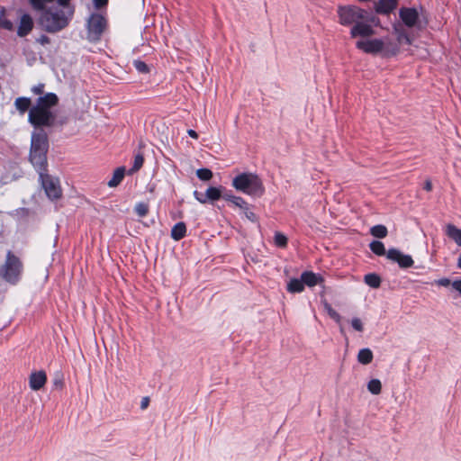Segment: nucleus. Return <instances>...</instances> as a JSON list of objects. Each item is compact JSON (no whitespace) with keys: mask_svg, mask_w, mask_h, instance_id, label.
Here are the masks:
<instances>
[{"mask_svg":"<svg viewBox=\"0 0 461 461\" xmlns=\"http://www.w3.org/2000/svg\"><path fill=\"white\" fill-rule=\"evenodd\" d=\"M59 103L57 95L48 93L37 99L36 104L31 107L32 101L28 97H18L14 101L16 110L23 114L29 110L28 121L35 128L50 127L55 122V114L51 108Z\"/></svg>","mask_w":461,"mask_h":461,"instance_id":"nucleus-1","label":"nucleus"},{"mask_svg":"<svg viewBox=\"0 0 461 461\" xmlns=\"http://www.w3.org/2000/svg\"><path fill=\"white\" fill-rule=\"evenodd\" d=\"M338 16L341 25H351V38H361L360 40L371 39L370 37L375 34L374 25L379 23L374 15L356 5L339 6Z\"/></svg>","mask_w":461,"mask_h":461,"instance_id":"nucleus-2","label":"nucleus"},{"mask_svg":"<svg viewBox=\"0 0 461 461\" xmlns=\"http://www.w3.org/2000/svg\"><path fill=\"white\" fill-rule=\"evenodd\" d=\"M396 41L386 37L384 39L372 38L367 40H357L356 47L366 54L381 55L384 58L396 56L401 50V45L412 43L411 38L407 33L403 25L395 23L393 26Z\"/></svg>","mask_w":461,"mask_h":461,"instance_id":"nucleus-3","label":"nucleus"},{"mask_svg":"<svg viewBox=\"0 0 461 461\" xmlns=\"http://www.w3.org/2000/svg\"><path fill=\"white\" fill-rule=\"evenodd\" d=\"M62 9L54 7L43 11L39 18V23L48 32L54 33L68 26L74 14V7L68 2L59 5Z\"/></svg>","mask_w":461,"mask_h":461,"instance_id":"nucleus-4","label":"nucleus"},{"mask_svg":"<svg viewBox=\"0 0 461 461\" xmlns=\"http://www.w3.org/2000/svg\"><path fill=\"white\" fill-rule=\"evenodd\" d=\"M48 147L47 133L37 128L32 134L30 161L38 171L45 170Z\"/></svg>","mask_w":461,"mask_h":461,"instance_id":"nucleus-5","label":"nucleus"},{"mask_svg":"<svg viewBox=\"0 0 461 461\" xmlns=\"http://www.w3.org/2000/svg\"><path fill=\"white\" fill-rule=\"evenodd\" d=\"M232 185L249 195H262L264 187L259 177L252 173H242L232 180Z\"/></svg>","mask_w":461,"mask_h":461,"instance_id":"nucleus-6","label":"nucleus"},{"mask_svg":"<svg viewBox=\"0 0 461 461\" xmlns=\"http://www.w3.org/2000/svg\"><path fill=\"white\" fill-rule=\"evenodd\" d=\"M23 272L21 260L13 253L8 252L4 266V278L9 283H16Z\"/></svg>","mask_w":461,"mask_h":461,"instance_id":"nucleus-7","label":"nucleus"},{"mask_svg":"<svg viewBox=\"0 0 461 461\" xmlns=\"http://www.w3.org/2000/svg\"><path fill=\"white\" fill-rule=\"evenodd\" d=\"M106 29V20L101 14H92L87 21V38L91 41H96Z\"/></svg>","mask_w":461,"mask_h":461,"instance_id":"nucleus-8","label":"nucleus"},{"mask_svg":"<svg viewBox=\"0 0 461 461\" xmlns=\"http://www.w3.org/2000/svg\"><path fill=\"white\" fill-rule=\"evenodd\" d=\"M41 179V185L45 194L50 200H58L61 197L62 190L59 182L49 175H43L42 171H39Z\"/></svg>","mask_w":461,"mask_h":461,"instance_id":"nucleus-9","label":"nucleus"},{"mask_svg":"<svg viewBox=\"0 0 461 461\" xmlns=\"http://www.w3.org/2000/svg\"><path fill=\"white\" fill-rule=\"evenodd\" d=\"M386 258L393 262H396L402 268L411 267L414 264V261L410 255H405L396 249H390L387 251Z\"/></svg>","mask_w":461,"mask_h":461,"instance_id":"nucleus-10","label":"nucleus"},{"mask_svg":"<svg viewBox=\"0 0 461 461\" xmlns=\"http://www.w3.org/2000/svg\"><path fill=\"white\" fill-rule=\"evenodd\" d=\"M400 17L403 24L407 27H421V21L420 14L416 9L413 8H402L400 10Z\"/></svg>","mask_w":461,"mask_h":461,"instance_id":"nucleus-11","label":"nucleus"},{"mask_svg":"<svg viewBox=\"0 0 461 461\" xmlns=\"http://www.w3.org/2000/svg\"><path fill=\"white\" fill-rule=\"evenodd\" d=\"M194 198L201 203H206L208 202H214L221 197V188L210 186L206 189L204 194L198 191L194 192Z\"/></svg>","mask_w":461,"mask_h":461,"instance_id":"nucleus-12","label":"nucleus"},{"mask_svg":"<svg viewBox=\"0 0 461 461\" xmlns=\"http://www.w3.org/2000/svg\"><path fill=\"white\" fill-rule=\"evenodd\" d=\"M34 22L29 14L22 13L19 16V23L17 27V35L19 37H25L33 29Z\"/></svg>","mask_w":461,"mask_h":461,"instance_id":"nucleus-13","label":"nucleus"},{"mask_svg":"<svg viewBox=\"0 0 461 461\" xmlns=\"http://www.w3.org/2000/svg\"><path fill=\"white\" fill-rule=\"evenodd\" d=\"M47 382V375L44 371H37L31 374L29 384L32 390L38 391L41 389Z\"/></svg>","mask_w":461,"mask_h":461,"instance_id":"nucleus-14","label":"nucleus"},{"mask_svg":"<svg viewBox=\"0 0 461 461\" xmlns=\"http://www.w3.org/2000/svg\"><path fill=\"white\" fill-rule=\"evenodd\" d=\"M302 281L309 287H313L323 283V277L321 275L311 271H305L301 276Z\"/></svg>","mask_w":461,"mask_h":461,"instance_id":"nucleus-15","label":"nucleus"},{"mask_svg":"<svg viewBox=\"0 0 461 461\" xmlns=\"http://www.w3.org/2000/svg\"><path fill=\"white\" fill-rule=\"evenodd\" d=\"M396 7V0H378L375 9L379 14H388Z\"/></svg>","mask_w":461,"mask_h":461,"instance_id":"nucleus-16","label":"nucleus"},{"mask_svg":"<svg viewBox=\"0 0 461 461\" xmlns=\"http://www.w3.org/2000/svg\"><path fill=\"white\" fill-rule=\"evenodd\" d=\"M445 231L449 239L461 247V229H458L452 223H447L445 227Z\"/></svg>","mask_w":461,"mask_h":461,"instance_id":"nucleus-17","label":"nucleus"},{"mask_svg":"<svg viewBox=\"0 0 461 461\" xmlns=\"http://www.w3.org/2000/svg\"><path fill=\"white\" fill-rule=\"evenodd\" d=\"M125 174V168L124 167H118L114 170L113 177L108 181V186L110 187H115L117 186L122 180L123 179Z\"/></svg>","mask_w":461,"mask_h":461,"instance_id":"nucleus-18","label":"nucleus"},{"mask_svg":"<svg viewBox=\"0 0 461 461\" xmlns=\"http://www.w3.org/2000/svg\"><path fill=\"white\" fill-rule=\"evenodd\" d=\"M185 232H186V228H185V223H184V222H178V223H176V224L172 228V230H171V237H172L175 240H181L182 238H184V237H185Z\"/></svg>","mask_w":461,"mask_h":461,"instance_id":"nucleus-19","label":"nucleus"},{"mask_svg":"<svg viewBox=\"0 0 461 461\" xmlns=\"http://www.w3.org/2000/svg\"><path fill=\"white\" fill-rule=\"evenodd\" d=\"M323 306H324L325 311L329 314V316L331 319H333L338 324H339L340 332L343 333L344 332V329H343V327L341 325V320H342L341 316L327 302H325L323 303Z\"/></svg>","mask_w":461,"mask_h":461,"instance_id":"nucleus-20","label":"nucleus"},{"mask_svg":"<svg viewBox=\"0 0 461 461\" xmlns=\"http://www.w3.org/2000/svg\"><path fill=\"white\" fill-rule=\"evenodd\" d=\"M323 306H324L325 311L329 314V316L331 319H333L338 324H339L340 332L343 333L344 332V329H343V327L341 325V320H342L341 316L327 302H325L323 303Z\"/></svg>","mask_w":461,"mask_h":461,"instance_id":"nucleus-21","label":"nucleus"},{"mask_svg":"<svg viewBox=\"0 0 461 461\" xmlns=\"http://www.w3.org/2000/svg\"><path fill=\"white\" fill-rule=\"evenodd\" d=\"M357 360L363 365H367L373 360V353L369 348H362L357 354Z\"/></svg>","mask_w":461,"mask_h":461,"instance_id":"nucleus-22","label":"nucleus"},{"mask_svg":"<svg viewBox=\"0 0 461 461\" xmlns=\"http://www.w3.org/2000/svg\"><path fill=\"white\" fill-rule=\"evenodd\" d=\"M304 289V284L301 279H291L290 282L287 285V290L290 293H301Z\"/></svg>","mask_w":461,"mask_h":461,"instance_id":"nucleus-23","label":"nucleus"},{"mask_svg":"<svg viewBox=\"0 0 461 461\" xmlns=\"http://www.w3.org/2000/svg\"><path fill=\"white\" fill-rule=\"evenodd\" d=\"M369 248H370L371 251L377 256H386V254H387L384 245L381 241H378V240L372 241L369 245Z\"/></svg>","mask_w":461,"mask_h":461,"instance_id":"nucleus-24","label":"nucleus"},{"mask_svg":"<svg viewBox=\"0 0 461 461\" xmlns=\"http://www.w3.org/2000/svg\"><path fill=\"white\" fill-rule=\"evenodd\" d=\"M364 280L372 288H378L381 285V278L374 273L366 275Z\"/></svg>","mask_w":461,"mask_h":461,"instance_id":"nucleus-25","label":"nucleus"},{"mask_svg":"<svg viewBox=\"0 0 461 461\" xmlns=\"http://www.w3.org/2000/svg\"><path fill=\"white\" fill-rule=\"evenodd\" d=\"M370 233L375 238L383 239L387 236L388 230L384 225L378 224L370 229Z\"/></svg>","mask_w":461,"mask_h":461,"instance_id":"nucleus-26","label":"nucleus"},{"mask_svg":"<svg viewBox=\"0 0 461 461\" xmlns=\"http://www.w3.org/2000/svg\"><path fill=\"white\" fill-rule=\"evenodd\" d=\"M0 28L7 31H13L14 28V23L5 17V9L4 7L0 9Z\"/></svg>","mask_w":461,"mask_h":461,"instance_id":"nucleus-27","label":"nucleus"},{"mask_svg":"<svg viewBox=\"0 0 461 461\" xmlns=\"http://www.w3.org/2000/svg\"><path fill=\"white\" fill-rule=\"evenodd\" d=\"M367 389L368 391L375 395H377L382 391V384L381 381L378 379H372L367 384Z\"/></svg>","mask_w":461,"mask_h":461,"instance_id":"nucleus-28","label":"nucleus"},{"mask_svg":"<svg viewBox=\"0 0 461 461\" xmlns=\"http://www.w3.org/2000/svg\"><path fill=\"white\" fill-rule=\"evenodd\" d=\"M144 163V158L142 154H137L134 158L132 167L129 170V174H133L138 171Z\"/></svg>","mask_w":461,"mask_h":461,"instance_id":"nucleus-29","label":"nucleus"},{"mask_svg":"<svg viewBox=\"0 0 461 461\" xmlns=\"http://www.w3.org/2000/svg\"><path fill=\"white\" fill-rule=\"evenodd\" d=\"M196 176L203 181H209L212 177V172L208 168H200L196 171Z\"/></svg>","mask_w":461,"mask_h":461,"instance_id":"nucleus-30","label":"nucleus"},{"mask_svg":"<svg viewBox=\"0 0 461 461\" xmlns=\"http://www.w3.org/2000/svg\"><path fill=\"white\" fill-rule=\"evenodd\" d=\"M134 68L140 72V73H149V69L146 63H144L141 60L136 59L133 61Z\"/></svg>","mask_w":461,"mask_h":461,"instance_id":"nucleus-31","label":"nucleus"},{"mask_svg":"<svg viewBox=\"0 0 461 461\" xmlns=\"http://www.w3.org/2000/svg\"><path fill=\"white\" fill-rule=\"evenodd\" d=\"M275 243L278 247L285 248L287 244V238L284 234L277 232L275 235Z\"/></svg>","mask_w":461,"mask_h":461,"instance_id":"nucleus-32","label":"nucleus"},{"mask_svg":"<svg viewBox=\"0 0 461 461\" xmlns=\"http://www.w3.org/2000/svg\"><path fill=\"white\" fill-rule=\"evenodd\" d=\"M135 212L139 216L143 217L148 213L149 206L146 203H140L136 204Z\"/></svg>","mask_w":461,"mask_h":461,"instance_id":"nucleus-33","label":"nucleus"},{"mask_svg":"<svg viewBox=\"0 0 461 461\" xmlns=\"http://www.w3.org/2000/svg\"><path fill=\"white\" fill-rule=\"evenodd\" d=\"M351 326L355 330L359 332L363 331L364 330L363 322L359 318H353L351 320Z\"/></svg>","mask_w":461,"mask_h":461,"instance_id":"nucleus-34","label":"nucleus"},{"mask_svg":"<svg viewBox=\"0 0 461 461\" xmlns=\"http://www.w3.org/2000/svg\"><path fill=\"white\" fill-rule=\"evenodd\" d=\"M230 203L242 210L247 206V203L241 197H231Z\"/></svg>","mask_w":461,"mask_h":461,"instance_id":"nucleus-35","label":"nucleus"},{"mask_svg":"<svg viewBox=\"0 0 461 461\" xmlns=\"http://www.w3.org/2000/svg\"><path fill=\"white\" fill-rule=\"evenodd\" d=\"M243 211H244V215H245V217H246L249 221H252V222H256V221H258V218H257L256 214H255L253 212H251V211L248 208V206H246V207L243 209Z\"/></svg>","mask_w":461,"mask_h":461,"instance_id":"nucleus-36","label":"nucleus"},{"mask_svg":"<svg viewBox=\"0 0 461 461\" xmlns=\"http://www.w3.org/2000/svg\"><path fill=\"white\" fill-rule=\"evenodd\" d=\"M452 283L453 282L450 279L446 278V277L440 278V279H438V280L435 281V284L437 285L444 286V287H447V286H449V285L452 286Z\"/></svg>","mask_w":461,"mask_h":461,"instance_id":"nucleus-37","label":"nucleus"},{"mask_svg":"<svg viewBox=\"0 0 461 461\" xmlns=\"http://www.w3.org/2000/svg\"><path fill=\"white\" fill-rule=\"evenodd\" d=\"M44 87H45L44 84H39V85L32 87V92L34 95H41L44 92Z\"/></svg>","mask_w":461,"mask_h":461,"instance_id":"nucleus-38","label":"nucleus"},{"mask_svg":"<svg viewBox=\"0 0 461 461\" xmlns=\"http://www.w3.org/2000/svg\"><path fill=\"white\" fill-rule=\"evenodd\" d=\"M452 288L461 294V279L453 281Z\"/></svg>","mask_w":461,"mask_h":461,"instance_id":"nucleus-39","label":"nucleus"},{"mask_svg":"<svg viewBox=\"0 0 461 461\" xmlns=\"http://www.w3.org/2000/svg\"><path fill=\"white\" fill-rule=\"evenodd\" d=\"M37 41L39 43H41L42 45L50 43V39L44 35L41 36Z\"/></svg>","mask_w":461,"mask_h":461,"instance_id":"nucleus-40","label":"nucleus"},{"mask_svg":"<svg viewBox=\"0 0 461 461\" xmlns=\"http://www.w3.org/2000/svg\"><path fill=\"white\" fill-rule=\"evenodd\" d=\"M149 403V399L148 397L142 398L141 402H140V408L142 410L146 409L148 407Z\"/></svg>","mask_w":461,"mask_h":461,"instance_id":"nucleus-41","label":"nucleus"},{"mask_svg":"<svg viewBox=\"0 0 461 461\" xmlns=\"http://www.w3.org/2000/svg\"><path fill=\"white\" fill-rule=\"evenodd\" d=\"M107 3V0H94V4L95 5L99 8V7H102L104 5H105Z\"/></svg>","mask_w":461,"mask_h":461,"instance_id":"nucleus-42","label":"nucleus"},{"mask_svg":"<svg viewBox=\"0 0 461 461\" xmlns=\"http://www.w3.org/2000/svg\"><path fill=\"white\" fill-rule=\"evenodd\" d=\"M424 189L428 192L432 190V183L430 180H426L424 185Z\"/></svg>","mask_w":461,"mask_h":461,"instance_id":"nucleus-43","label":"nucleus"},{"mask_svg":"<svg viewBox=\"0 0 461 461\" xmlns=\"http://www.w3.org/2000/svg\"><path fill=\"white\" fill-rule=\"evenodd\" d=\"M187 134H188L191 138H193V139H195V140H196V139L198 138V134H197V132H196L195 131H194V130H188V131H187Z\"/></svg>","mask_w":461,"mask_h":461,"instance_id":"nucleus-44","label":"nucleus"},{"mask_svg":"<svg viewBox=\"0 0 461 461\" xmlns=\"http://www.w3.org/2000/svg\"><path fill=\"white\" fill-rule=\"evenodd\" d=\"M59 5H66L70 0H57Z\"/></svg>","mask_w":461,"mask_h":461,"instance_id":"nucleus-45","label":"nucleus"},{"mask_svg":"<svg viewBox=\"0 0 461 461\" xmlns=\"http://www.w3.org/2000/svg\"><path fill=\"white\" fill-rule=\"evenodd\" d=\"M457 267L461 269V253H460V256L457 258Z\"/></svg>","mask_w":461,"mask_h":461,"instance_id":"nucleus-46","label":"nucleus"},{"mask_svg":"<svg viewBox=\"0 0 461 461\" xmlns=\"http://www.w3.org/2000/svg\"><path fill=\"white\" fill-rule=\"evenodd\" d=\"M231 197H232L231 195H226L225 199L230 202Z\"/></svg>","mask_w":461,"mask_h":461,"instance_id":"nucleus-47","label":"nucleus"}]
</instances>
